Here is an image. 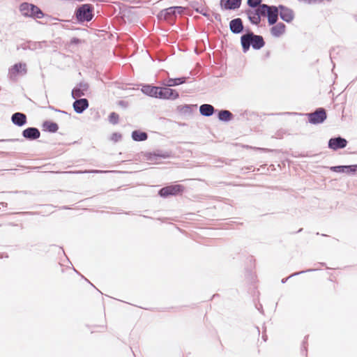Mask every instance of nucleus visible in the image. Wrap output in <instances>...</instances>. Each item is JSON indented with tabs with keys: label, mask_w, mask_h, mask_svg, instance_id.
<instances>
[{
	"label": "nucleus",
	"mask_w": 357,
	"mask_h": 357,
	"mask_svg": "<svg viewBox=\"0 0 357 357\" xmlns=\"http://www.w3.org/2000/svg\"><path fill=\"white\" fill-rule=\"evenodd\" d=\"M230 29L233 33H238L243 30V24L240 18L232 20L229 24Z\"/></svg>",
	"instance_id": "nucleus-17"
},
{
	"label": "nucleus",
	"mask_w": 357,
	"mask_h": 357,
	"mask_svg": "<svg viewBox=\"0 0 357 357\" xmlns=\"http://www.w3.org/2000/svg\"><path fill=\"white\" fill-rule=\"evenodd\" d=\"M199 112L202 115L209 116H211L214 112V107L208 104H204L200 106Z\"/></svg>",
	"instance_id": "nucleus-19"
},
{
	"label": "nucleus",
	"mask_w": 357,
	"mask_h": 357,
	"mask_svg": "<svg viewBox=\"0 0 357 357\" xmlns=\"http://www.w3.org/2000/svg\"><path fill=\"white\" fill-rule=\"evenodd\" d=\"M142 91L144 93L149 96L160 98L161 87L146 85L142 87Z\"/></svg>",
	"instance_id": "nucleus-9"
},
{
	"label": "nucleus",
	"mask_w": 357,
	"mask_h": 357,
	"mask_svg": "<svg viewBox=\"0 0 357 357\" xmlns=\"http://www.w3.org/2000/svg\"><path fill=\"white\" fill-rule=\"evenodd\" d=\"M119 115L116 113H115V112L111 113L109 114V122L113 123V124L117 123L118 121H119Z\"/></svg>",
	"instance_id": "nucleus-26"
},
{
	"label": "nucleus",
	"mask_w": 357,
	"mask_h": 357,
	"mask_svg": "<svg viewBox=\"0 0 357 357\" xmlns=\"http://www.w3.org/2000/svg\"><path fill=\"white\" fill-rule=\"evenodd\" d=\"M58 129H59V126H58L57 123H56L54 122L46 121L43 123V130L44 131L55 132L58 130Z\"/></svg>",
	"instance_id": "nucleus-18"
},
{
	"label": "nucleus",
	"mask_w": 357,
	"mask_h": 357,
	"mask_svg": "<svg viewBox=\"0 0 357 357\" xmlns=\"http://www.w3.org/2000/svg\"><path fill=\"white\" fill-rule=\"evenodd\" d=\"M331 169L335 172H345L346 166L332 167Z\"/></svg>",
	"instance_id": "nucleus-29"
},
{
	"label": "nucleus",
	"mask_w": 357,
	"mask_h": 357,
	"mask_svg": "<svg viewBox=\"0 0 357 357\" xmlns=\"http://www.w3.org/2000/svg\"><path fill=\"white\" fill-rule=\"evenodd\" d=\"M177 8V7L174 8H169L166 10V14H165V20L167 21H170L172 20V14H174V10Z\"/></svg>",
	"instance_id": "nucleus-24"
},
{
	"label": "nucleus",
	"mask_w": 357,
	"mask_h": 357,
	"mask_svg": "<svg viewBox=\"0 0 357 357\" xmlns=\"http://www.w3.org/2000/svg\"><path fill=\"white\" fill-rule=\"evenodd\" d=\"M132 137L135 141H144L147 139L148 135L144 132L135 130L132 133Z\"/></svg>",
	"instance_id": "nucleus-22"
},
{
	"label": "nucleus",
	"mask_w": 357,
	"mask_h": 357,
	"mask_svg": "<svg viewBox=\"0 0 357 357\" xmlns=\"http://www.w3.org/2000/svg\"><path fill=\"white\" fill-rule=\"evenodd\" d=\"M84 95V93L80 89H74L72 91V96L74 98H79Z\"/></svg>",
	"instance_id": "nucleus-25"
},
{
	"label": "nucleus",
	"mask_w": 357,
	"mask_h": 357,
	"mask_svg": "<svg viewBox=\"0 0 357 357\" xmlns=\"http://www.w3.org/2000/svg\"><path fill=\"white\" fill-rule=\"evenodd\" d=\"M357 171V165L346 166L345 172L347 173H355Z\"/></svg>",
	"instance_id": "nucleus-28"
},
{
	"label": "nucleus",
	"mask_w": 357,
	"mask_h": 357,
	"mask_svg": "<svg viewBox=\"0 0 357 357\" xmlns=\"http://www.w3.org/2000/svg\"><path fill=\"white\" fill-rule=\"evenodd\" d=\"M261 0H248V4L252 8H256L261 6Z\"/></svg>",
	"instance_id": "nucleus-27"
},
{
	"label": "nucleus",
	"mask_w": 357,
	"mask_h": 357,
	"mask_svg": "<svg viewBox=\"0 0 357 357\" xmlns=\"http://www.w3.org/2000/svg\"><path fill=\"white\" fill-rule=\"evenodd\" d=\"M285 29L284 24L279 22L271 29V33L275 37H280L284 33Z\"/></svg>",
	"instance_id": "nucleus-14"
},
{
	"label": "nucleus",
	"mask_w": 357,
	"mask_h": 357,
	"mask_svg": "<svg viewBox=\"0 0 357 357\" xmlns=\"http://www.w3.org/2000/svg\"><path fill=\"white\" fill-rule=\"evenodd\" d=\"M280 11V17L287 22H290L294 19V12L290 8L283 6H280L278 8Z\"/></svg>",
	"instance_id": "nucleus-10"
},
{
	"label": "nucleus",
	"mask_w": 357,
	"mask_h": 357,
	"mask_svg": "<svg viewBox=\"0 0 357 357\" xmlns=\"http://www.w3.org/2000/svg\"><path fill=\"white\" fill-rule=\"evenodd\" d=\"M252 46L255 49H260L264 45V41L261 36L252 34Z\"/></svg>",
	"instance_id": "nucleus-21"
},
{
	"label": "nucleus",
	"mask_w": 357,
	"mask_h": 357,
	"mask_svg": "<svg viewBox=\"0 0 357 357\" xmlns=\"http://www.w3.org/2000/svg\"><path fill=\"white\" fill-rule=\"evenodd\" d=\"M178 192V188L176 185H170L162 188L160 191L159 194L162 197H167L169 195H176Z\"/></svg>",
	"instance_id": "nucleus-15"
},
{
	"label": "nucleus",
	"mask_w": 357,
	"mask_h": 357,
	"mask_svg": "<svg viewBox=\"0 0 357 357\" xmlns=\"http://www.w3.org/2000/svg\"><path fill=\"white\" fill-rule=\"evenodd\" d=\"M252 33L243 35L241 37V44L245 51L248 50L252 45Z\"/></svg>",
	"instance_id": "nucleus-20"
},
{
	"label": "nucleus",
	"mask_w": 357,
	"mask_h": 357,
	"mask_svg": "<svg viewBox=\"0 0 357 357\" xmlns=\"http://www.w3.org/2000/svg\"><path fill=\"white\" fill-rule=\"evenodd\" d=\"M199 12L204 15H207V14L205 12H204L203 10H200Z\"/></svg>",
	"instance_id": "nucleus-32"
},
{
	"label": "nucleus",
	"mask_w": 357,
	"mask_h": 357,
	"mask_svg": "<svg viewBox=\"0 0 357 357\" xmlns=\"http://www.w3.org/2000/svg\"><path fill=\"white\" fill-rule=\"evenodd\" d=\"M308 120L312 124H318L324 121L327 115L324 109L319 108L314 112L308 114Z\"/></svg>",
	"instance_id": "nucleus-4"
},
{
	"label": "nucleus",
	"mask_w": 357,
	"mask_h": 357,
	"mask_svg": "<svg viewBox=\"0 0 357 357\" xmlns=\"http://www.w3.org/2000/svg\"><path fill=\"white\" fill-rule=\"evenodd\" d=\"M178 84V79H169L167 81V87L174 86Z\"/></svg>",
	"instance_id": "nucleus-30"
},
{
	"label": "nucleus",
	"mask_w": 357,
	"mask_h": 357,
	"mask_svg": "<svg viewBox=\"0 0 357 357\" xmlns=\"http://www.w3.org/2000/svg\"><path fill=\"white\" fill-rule=\"evenodd\" d=\"M178 96V93L176 89L170 87H161V93L160 98L174 100Z\"/></svg>",
	"instance_id": "nucleus-6"
},
{
	"label": "nucleus",
	"mask_w": 357,
	"mask_h": 357,
	"mask_svg": "<svg viewBox=\"0 0 357 357\" xmlns=\"http://www.w3.org/2000/svg\"><path fill=\"white\" fill-rule=\"evenodd\" d=\"M220 4L224 9L234 10L241 6V0H221Z\"/></svg>",
	"instance_id": "nucleus-11"
},
{
	"label": "nucleus",
	"mask_w": 357,
	"mask_h": 357,
	"mask_svg": "<svg viewBox=\"0 0 357 357\" xmlns=\"http://www.w3.org/2000/svg\"><path fill=\"white\" fill-rule=\"evenodd\" d=\"M88 107L89 102L86 98L77 100L73 103V108L77 113H82Z\"/></svg>",
	"instance_id": "nucleus-12"
},
{
	"label": "nucleus",
	"mask_w": 357,
	"mask_h": 357,
	"mask_svg": "<svg viewBox=\"0 0 357 357\" xmlns=\"http://www.w3.org/2000/svg\"><path fill=\"white\" fill-rule=\"evenodd\" d=\"M231 113L228 110H222L218 114V117L221 121H229L231 118Z\"/></svg>",
	"instance_id": "nucleus-23"
},
{
	"label": "nucleus",
	"mask_w": 357,
	"mask_h": 357,
	"mask_svg": "<svg viewBox=\"0 0 357 357\" xmlns=\"http://www.w3.org/2000/svg\"><path fill=\"white\" fill-rule=\"evenodd\" d=\"M347 144V142L345 139L342 137L332 138L328 142V146L330 149L337 150L338 149H343Z\"/></svg>",
	"instance_id": "nucleus-8"
},
{
	"label": "nucleus",
	"mask_w": 357,
	"mask_h": 357,
	"mask_svg": "<svg viewBox=\"0 0 357 357\" xmlns=\"http://www.w3.org/2000/svg\"><path fill=\"white\" fill-rule=\"evenodd\" d=\"M93 7L91 4H84L76 11V17L79 21H90L93 17Z\"/></svg>",
	"instance_id": "nucleus-3"
},
{
	"label": "nucleus",
	"mask_w": 357,
	"mask_h": 357,
	"mask_svg": "<svg viewBox=\"0 0 357 357\" xmlns=\"http://www.w3.org/2000/svg\"><path fill=\"white\" fill-rule=\"evenodd\" d=\"M26 73V65L22 63L15 64L9 70V75L12 78H15L19 75H24Z\"/></svg>",
	"instance_id": "nucleus-5"
},
{
	"label": "nucleus",
	"mask_w": 357,
	"mask_h": 357,
	"mask_svg": "<svg viewBox=\"0 0 357 357\" xmlns=\"http://www.w3.org/2000/svg\"><path fill=\"white\" fill-rule=\"evenodd\" d=\"M260 6L255 9H249L246 11L250 22L255 24H258L261 21L262 14L259 13Z\"/></svg>",
	"instance_id": "nucleus-7"
},
{
	"label": "nucleus",
	"mask_w": 357,
	"mask_h": 357,
	"mask_svg": "<svg viewBox=\"0 0 357 357\" xmlns=\"http://www.w3.org/2000/svg\"><path fill=\"white\" fill-rule=\"evenodd\" d=\"M12 121L14 124L22 126L26 123V116L22 113L17 112L12 116Z\"/></svg>",
	"instance_id": "nucleus-16"
},
{
	"label": "nucleus",
	"mask_w": 357,
	"mask_h": 357,
	"mask_svg": "<svg viewBox=\"0 0 357 357\" xmlns=\"http://www.w3.org/2000/svg\"><path fill=\"white\" fill-rule=\"evenodd\" d=\"M20 10L22 15L25 16H31L36 18H42L43 13L41 10L35 5L22 3L20 6Z\"/></svg>",
	"instance_id": "nucleus-2"
},
{
	"label": "nucleus",
	"mask_w": 357,
	"mask_h": 357,
	"mask_svg": "<svg viewBox=\"0 0 357 357\" xmlns=\"http://www.w3.org/2000/svg\"><path fill=\"white\" fill-rule=\"evenodd\" d=\"M185 82V78L180 77V82L179 84H181Z\"/></svg>",
	"instance_id": "nucleus-31"
},
{
	"label": "nucleus",
	"mask_w": 357,
	"mask_h": 357,
	"mask_svg": "<svg viewBox=\"0 0 357 357\" xmlns=\"http://www.w3.org/2000/svg\"><path fill=\"white\" fill-rule=\"evenodd\" d=\"M259 13L262 14L263 17L267 16L270 24H274L278 20L279 10L275 6L262 4L260 6Z\"/></svg>",
	"instance_id": "nucleus-1"
},
{
	"label": "nucleus",
	"mask_w": 357,
	"mask_h": 357,
	"mask_svg": "<svg viewBox=\"0 0 357 357\" xmlns=\"http://www.w3.org/2000/svg\"><path fill=\"white\" fill-rule=\"evenodd\" d=\"M22 135L26 139H36L40 137V133L36 128H28L23 131Z\"/></svg>",
	"instance_id": "nucleus-13"
}]
</instances>
